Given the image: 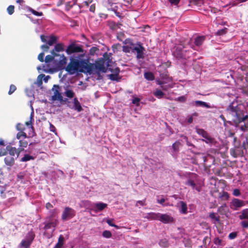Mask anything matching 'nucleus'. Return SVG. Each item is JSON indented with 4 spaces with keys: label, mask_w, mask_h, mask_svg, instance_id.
Returning a JSON list of instances; mask_svg holds the SVG:
<instances>
[{
    "label": "nucleus",
    "mask_w": 248,
    "mask_h": 248,
    "mask_svg": "<svg viewBox=\"0 0 248 248\" xmlns=\"http://www.w3.org/2000/svg\"><path fill=\"white\" fill-rule=\"evenodd\" d=\"M245 107L242 104H238L236 101H233L226 108V111L231 114L232 120L235 124L244 122V125H241L240 129L245 131L248 128V115H244Z\"/></svg>",
    "instance_id": "obj_1"
},
{
    "label": "nucleus",
    "mask_w": 248,
    "mask_h": 248,
    "mask_svg": "<svg viewBox=\"0 0 248 248\" xmlns=\"http://www.w3.org/2000/svg\"><path fill=\"white\" fill-rule=\"evenodd\" d=\"M93 65L88 60H81L71 58L70 62L65 70L70 75L76 73H87L91 74L93 72Z\"/></svg>",
    "instance_id": "obj_2"
},
{
    "label": "nucleus",
    "mask_w": 248,
    "mask_h": 248,
    "mask_svg": "<svg viewBox=\"0 0 248 248\" xmlns=\"http://www.w3.org/2000/svg\"><path fill=\"white\" fill-rule=\"evenodd\" d=\"M123 51L126 53H130L136 56L137 59H140V43H135L129 38L126 39L124 41Z\"/></svg>",
    "instance_id": "obj_3"
},
{
    "label": "nucleus",
    "mask_w": 248,
    "mask_h": 248,
    "mask_svg": "<svg viewBox=\"0 0 248 248\" xmlns=\"http://www.w3.org/2000/svg\"><path fill=\"white\" fill-rule=\"evenodd\" d=\"M185 47L181 44L175 46V50L173 52V56L178 60L186 59L187 57V53L189 51L183 50Z\"/></svg>",
    "instance_id": "obj_4"
},
{
    "label": "nucleus",
    "mask_w": 248,
    "mask_h": 248,
    "mask_svg": "<svg viewBox=\"0 0 248 248\" xmlns=\"http://www.w3.org/2000/svg\"><path fill=\"white\" fill-rule=\"evenodd\" d=\"M35 237V234L32 232L28 233V238L22 240L19 244V247L23 248H29Z\"/></svg>",
    "instance_id": "obj_5"
},
{
    "label": "nucleus",
    "mask_w": 248,
    "mask_h": 248,
    "mask_svg": "<svg viewBox=\"0 0 248 248\" xmlns=\"http://www.w3.org/2000/svg\"><path fill=\"white\" fill-rule=\"evenodd\" d=\"M75 211L73 209L66 207L62 214V219L65 221L67 219L72 218L75 216Z\"/></svg>",
    "instance_id": "obj_6"
},
{
    "label": "nucleus",
    "mask_w": 248,
    "mask_h": 248,
    "mask_svg": "<svg viewBox=\"0 0 248 248\" xmlns=\"http://www.w3.org/2000/svg\"><path fill=\"white\" fill-rule=\"evenodd\" d=\"M245 205V202L238 199L234 198L230 203V208L233 211L239 210Z\"/></svg>",
    "instance_id": "obj_7"
},
{
    "label": "nucleus",
    "mask_w": 248,
    "mask_h": 248,
    "mask_svg": "<svg viewBox=\"0 0 248 248\" xmlns=\"http://www.w3.org/2000/svg\"><path fill=\"white\" fill-rule=\"evenodd\" d=\"M83 49L82 46H77L74 43H72L69 45L67 49H66V52L67 54L70 55L74 53L83 52Z\"/></svg>",
    "instance_id": "obj_8"
},
{
    "label": "nucleus",
    "mask_w": 248,
    "mask_h": 248,
    "mask_svg": "<svg viewBox=\"0 0 248 248\" xmlns=\"http://www.w3.org/2000/svg\"><path fill=\"white\" fill-rule=\"evenodd\" d=\"M92 64L93 65V71L95 68L99 71H101L103 73H106L107 72V68L105 66L106 63L104 62L103 59L99 58L95 62L94 64Z\"/></svg>",
    "instance_id": "obj_9"
},
{
    "label": "nucleus",
    "mask_w": 248,
    "mask_h": 248,
    "mask_svg": "<svg viewBox=\"0 0 248 248\" xmlns=\"http://www.w3.org/2000/svg\"><path fill=\"white\" fill-rule=\"evenodd\" d=\"M44 223L45 224L44 230H47L51 228L54 229L58 224V221L56 219H53L52 217H49L46 218Z\"/></svg>",
    "instance_id": "obj_10"
},
{
    "label": "nucleus",
    "mask_w": 248,
    "mask_h": 248,
    "mask_svg": "<svg viewBox=\"0 0 248 248\" xmlns=\"http://www.w3.org/2000/svg\"><path fill=\"white\" fill-rule=\"evenodd\" d=\"M108 70L110 71L112 73L108 75V77L112 81H119V79L121 78H119V73H120V68L119 67H116L114 69L108 67H107Z\"/></svg>",
    "instance_id": "obj_11"
},
{
    "label": "nucleus",
    "mask_w": 248,
    "mask_h": 248,
    "mask_svg": "<svg viewBox=\"0 0 248 248\" xmlns=\"http://www.w3.org/2000/svg\"><path fill=\"white\" fill-rule=\"evenodd\" d=\"M61 87L58 85H54L53 86V91L54 92L53 95L52 96V100H58L60 101H63V97L61 93L60 92Z\"/></svg>",
    "instance_id": "obj_12"
},
{
    "label": "nucleus",
    "mask_w": 248,
    "mask_h": 248,
    "mask_svg": "<svg viewBox=\"0 0 248 248\" xmlns=\"http://www.w3.org/2000/svg\"><path fill=\"white\" fill-rule=\"evenodd\" d=\"M199 134L201 135L203 138L205 139V142L207 143H212L214 141V139L209 136L208 134L202 129H199L197 130Z\"/></svg>",
    "instance_id": "obj_13"
},
{
    "label": "nucleus",
    "mask_w": 248,
    "mask_h": 248,
    "mask_svg": "<svg viewBox=\"0 0 248 248\" xmlns=\"http://www.w3.org/2000/svg\"><path fill=\"white\" fill-rule=\"evenodd\" d=\"M64 50V45L62 43H58L55 45L54 48L51 51V54L54 56H59L56 52H62Z\"/></svg>",
    "instance_id": "obj_14"
},
{
    "label": "nucleus",
    "mask_w": 248,
    "mask_h": 248,
    "mask_svg": "<svg viewBox=\"0 0 248 248\" xmlns=\"http://www.w3.org/2000/svg\"><path fill=\"white\" fill-rule=\"evenodd\" d=\"M159 221L164 223H169L173 222L174 221L173 218L168 214H161L160 215Z\"/></svg>",
    "instance_id": "obj_15"
},
{
    "label": "nucleus",
    "mask_w": 248,
    "mask_h": 248,
    "mask_svg": "<svg viewBox=\"0 0 248 248\" xmlns=\"http://www.w3.org/2000/svg\"><path fill=\"white\" fill-rule=\"evenodd\" d=\"M217 212L221 215H225L226 217H228V213L229 209L226 203L223 204L217 209Z\"/></svg>",
    "instance_id": "obj_16"
},
{
    "label": "nucleus",
    "mask_w": 248,
    "mask_h": 248,
    "mask_svg": "<svg viewBox=\"0 0 248 248\" xmlns=\"http://www.w3.org/2000/svg\"><path fill=\"white\" fill-rule=\"evenodd\" d=\"M111 55V53L105 52L103 55V58H100L106 63L107 67L109 66V63L112 62Z\"/></svg>",
    "instance_id": "obj_17"
},
{
    "label": "nucleus",
    "mask_w": 248,
    "mask_h": 248,
    "mask_svg": "<svg viewBox=\"0 0 248 248\" xmlns=\"http://www.w3.org/2000/svg\"><path fill=\"white\" fill-rule=\"evenodd\" d=\"M30 121L26 122L25 124L29 127L30 130V132L29 133L30 137H33L35 136L36 134L34 131V129L32 125L31 120L33 119L32 116L31 115L30 117Z\"/></svg>",
    "instance_id": "obj_18"
},
{
    "label": "nucleus",
    "mask_w": 248,
    "mask_h": 248,
    "mask_svg": "<svg viewBox=\"0 0 248 248\" xmlns=\"http://www.w3.org/2000/svg\"><path fill=\"white\" fill-rule=\"evenodd\" d=\"M191 177L189 178L187 181L185 183L186 185L191 186L193 189H194L196 184L194 181L192 179L193 178H196L197 174L195 173H191Z\"/></svg>",
    "instance_id": "obj_19"
},
{
    "label": "nucleus",
    "mask_w": 248,
    "mask_h": 248,
    "mask_svg": "<svg viewBox=\"0 0 248 248\" xmlns=\"http://www.w3.org/2000/svg\"><path fill=\"white\" fill-rule=\"evenodd\" d=\"M73 103L74 104V107H73V109L77 110L78 112H80L82 110V107L77 97H75L74 98Z\"/></svg>",
    "instance_id": "obj_20"
},
{
    "label": "nucleus",
    "mask_w": 248,
    "mask_h": 248,
    "mask_svg": "<svg viewBox=\"0 0 248 248\" xmlns=\"http://www.w3.org/2000/svg\"><path fill=\"white\" fill-rule=\"evenodd\" d=\"M178 204H179L180 205V207L179 209L180 213L183 214H186L187 212V207L186 203L183 201H180Z\"/></svg>",
    "instance_id": "obj_21"
},
{
    "label": "nucleus",
    "mask_w": 248,
    "mask_h": 248,
    "mask_svg": "<svg viewBox=\"0 0 248 248\" xmlns=\"http://www.w3.org/2000/svg\"><path fill=\"white\" fill-rule=\"evenodd\" d=\"M46 43L49 46H53L57 41V37L54 35L47 36Z\"/></svg>",
    "instance_id": "obj_22"
},
{
    "label": "nucleus",
    "mask_w": 248,
    "mask_h": 248,
    "mask_svg": "<svg viewBox=\"0 0 248 248\" xmlns=\"http://www.w3.org/2000/svg\"><path fill=\"white\" fill-rule=\"evenodd\" d=\"M107 204L103 202H97L94 205L95 210L96 211H102L107 207Z\"/></svg>",
    "instance_id": "obj_23"
},
{
    "label": "nucleus",
    "mask_w": 248,
    "mask_h": 248,
    "mask_svg": "<svg viewBox=\"0 0 248 248\" xmlns=\"http://www.w3.org/2000/svg\"><path fill=\"white\" fill-rule=\"evenodd\" d=\"M60 56V60L58 62V66L60 68H63L67 63V58L63 54Z\"/></svg>",
    "instance_id": "obj_24"
},
{
    "label": "nucleus",
    "mask_w": 248,
    "mask_h": 248,
    "mask_svg": "<svg viewBox=\"0 0 248 248\" xmlns=\"http://www.w3.org/2000/svg\"><path fill=\"white\" fill-rule=\"evenodd\" d=\"M6 151L9 152L10 156L13 157L15 155H17V149L16 147L8 145L6 146Z\"/></svg>",
    "instance_id": "obj_25"
},
{
    "label": "nucleus",
    "mask_w": 248,
    "mask_h": 248,
    "mask_svg": "<svg viewBox=\"0 0 248 248\" xmlns=\"http://www.w3.org/2000/svg\"><path fill=\"white\" fill-rule=\"evenodd\" d=\"M160 215L159 213H150L147 214L146 217L150 219L159 220Z\"/></svg>",
    "instance_id": "obj_26"
},
{
    "label": "nucleus",
    "mask_w": 248,
    "mask_h": 248,
    "mask_svg": "<svg viewBox=\"0 0 248 248\" xmlns=\"http://www.w3.org/2000/svg\"><path fill=\"white\" fill-rule=\"evenodd\" d=\"M4 161L7 165L12 166L15 162V159L13 156H7L4 158Z\"/></svg>",
    "instance_id": "obj_27"
},
{
    "label": "nucleus",
    "mask_w": 248,
    "mask_h": 248,
    "mask_svg": "<svg viewBox=\"0 0 248 248\" xmlns=\"http://www.w3.org/2000/svg\"><path fill=\"white\" fill-rule=\"evenodd\" d=\"M64 241V238L63 236L62 235H60L58 239V241L54 248H62L63 245Z\"/></svg>",
    "instance_id": "obj_28"
},
{
    "label": "nucleus",
    "mask_w": 248,
    "mask_h": 248,
    "mask_svg": "<svg viewBox=\"0 0 248 248\" xmlns=\"http://www.w3.org/2000/svg\"><path fill=\"white\" fill-rule=\"evenodd\" d=\"M204 36H198L195 38V41H194V44L197 46H200L202 45L203 43L204 40Z\"/></svg>",
    "instance_id": "obj_29"
},
{
    "label": "nucleus",
    "mask_w": 248,
    "mask_h": 248,
    "mask_svg": "<svg viewBox=\"0 0 248 248\" xmlns=\"http://www.w3.org/2000/svg\"><path fill=\"white\" fill-rule=\"evenodd\" d=\"M64 95L68 98H72L74 97L75 93L73 90L69 89L67 88L65 89Z\"/></svg>",
    "instance_id": "obj_30"
},
{
    "label": "nucleus",
    "mask_w": 248,
    "mask_h": 248,
    "mask_svg": "<svg viewBox=\"0 0 248 248\" xmlns=\"http://www.w3.org/2000/svg\"><path fill=\"white\" fill-rule=\"evenodd\" d=\"M203 4L202 0H189V5L201 6Z\"/></svg>",
    "instance_id": "obj_31"
},
{
    "label": "nucleus",
    "mask_w": 248,
    "mask_h": 248,
    "mask_svg": "<svg viewBox=\"0 0 248 248\" xmlns=\"http://www.w3.org/2000/svg\"><path fill=\"white\" fill-rule=\"evenodd\" d=\"M218 197L222 200L227 201L229 198V194L227 192L223 191L222 193H219Z\"/></svg>",
    "instance_id": "obj_32"
},
{
    "label": "nucleus",
    "mask_w": 248,
    "mask_h": 248,
    "mask_svg": "<svg viewBox=\"0 0 248 248\" xmlns=\"http://www.w3.org/2000/svg\"><path fill=\"white\" fill-rule=\"evenodd\" d=\"M239 217L240 219H248V209L243 210Z\"/></svg>",
    "instance_id": "obj_33"
},
{
    "label": "nucleus",
    "mask_w": 248,
    "mask_h": 248,
    "mask_svg": "<svg viewBox=\"0 0 248 248\" xmlns=\"http://www.w3.org/2000/svg\"><path fill=\"white\" fill-rule=\"evenodd\" d=\"M195 104L196 106H200L202 107H205L206 108H210V106L205 102L197 100L195 102Z\"/></svg>",
    "instance_id": "obj_34"
},
{
    "label": "nucleus",
    "mask_w": 248,
    "mask_h": 248,
    "mask_svg": "<svg viewBox=\"0 0 248 248\" xmlns=\"http://www.w3.org/2000/svg\"><path fill=\"white\" fill-rule=\"evenodd\" d=\"M144 76V78L148 80L152 81L155 78L154 74L151 72H145Z\"/></svg>",
    "instance_id": "obj_35"
},
{
    "label": "nucleus",
    "mask_w": 248,
    "mask_h": 248,
    "mask_svg": "<svg viewBox=\"0 0 248 248\" xmlns=\"http://www.w3.org/2000/svg\"><path fill=\"white\" fill-rule=\"evenodd\" d=\"M16 137L18 140H20L22 137H23L24 138H27L30 137L29 136H28L27 134L25 133L24 131H21L17 133Z\"/></svg>",
    "instance_id": "obj_36"
},
{
    "label": "nucleus",
    "mask_w": 248,
    "mask_h": 248,
    "mask_svg": "<svg viewBox=\"0 0 248 248\" xmlns=\"http://www.w3.org/2000/svg\"><path fill=\"white\" fill-rule=\"evenodd\" d=\"M154 94L157 98L160 99L163 97L164 95V93L160 90H156V91L154 93Z\"/></svg>",
    "instance_id": "obj_37"
},
{
    "label": "nucleus",
    "mask_w": 248,
    "mask_h": 248,
    "mask_svg": "<svg viewBox=\"0 0 248 248\" xmlns=\"http://www.w3.org/2000/svg\"><path fill=\"white\" fill-rule=\"evenodd\" d=\"M34 157L31 156V155H30L28 154H26L24 155V156L21 158V161H22V162H26V161H29L30 160H33L34 159Z\"/></svg>",
    "instance_id": "obj_38"
},
{
    "label": "nucleus",
    "mask_w": 248,
    "mask_h": 248,
    "mask_svg": "<svg viewBox=\"0 0 248 248\" xmlns=\"http://www.w3.org/2000/svg\"><path fill=\"white\" fill-rule=\"evenodd\" d=\"M93 2V0H86L84 1V3L82 5H79V7L80 8H84L85 7H88L89 6L90 4H91Z\"/></svg>",
    "instance_id": "obj_39"
},
{
    "label": "nucleus",
    "mask_w": 248,
    "mask_h": 248,
    "mask_svg": "<svg viewBox=\"0 0 248 248\" xmlns=\"http://www.w3.org/2000/svg\"><path fill=\"white\" fill-rule=\"evenodd\" d=\"M209 217L212 219L214 220L216 222L218 223L220 221V217L219 216H216V214L214 212L211 213L209 214Z\"/></svg>",
    "instance_id": "obj_40"
},
{
    "label": "nucleus",
    "mask_w": 248,
    "mask_h": 248,
    "mask_svg": "<svg viewBox=\"0 0 248 248\" xmlns=\"http://www.w3.org/2000/svg\"><path fill=\"white\" fill-rule=\"evenodd\" d=\"M28 10L29 11L31 12L32 14H33L34 15L36 16H42L43 15L42 12H38L34 10V9H32L31 7H29L28 8Z\"/></svg>",
    "instance_id": "obj_41"
},
{
    "label": "nucleus",
    "mask_w": 248,
    "mask_h": 248,
    "mask_svg": "<svg viewBox=\"0 0 248 248\" xmlns=\"http://www.w3.org/2000/svg\"><path fill=\"white\" fill-rule=\"evenodd\" d=\"M56 56L52 55H48L46 56L45 61L46 63L52 62Z\"/></svg>",
    "instance_id": "obj_42"
},
{
    "label": "nucleus",
    "mask_w": 248,
    "mask_h": 248,
    "mask_svg": "<svg viewBox=\"0 0 248 248\" xmlns=\"http://www.w3.org/2000/svg\"><path fill=\"white\" fill-rule=\"evenodd\" d=\"M125 38L124 34L123 32H120L117 33V38L120 41H122L124 42V40Z\"/></svg>",
    "instance_id": "obj_43"
},
{
    "label": "nucleus",
    "mask_w": 248,
    "mask_h": 248,
    "mask_svg": "<svg viewBox=\"0 0 248 248\" xmlns=\"http://www.w3.org/2000/svg\"><path fill=\"white\" fill-rule=\"evenodd\" d=\"M113 219H107L106 220V222L108 223V224L111 227H114L116 229H119L118 226L115 225L113 223Z\"/></svg>",
    "instance_id": "obj_44"
},
{
    "label": "nucleus",
    "mask_w": 248,
    "mask_h": 248,
    "mask_svg": "<svg viewBox=\"0 0 248 248\" xmlns=\"http://www.w3.org/2000/svg\"><path fill=\"white\" fill-rule=\"evenodd\" d=\"M228 29L226 28H224V29L221 30H219L216 32V34L217 35H222L225 34L227 33Z\"/></svg>",
    "instance_id": "obj_45"
},
{
    "label": "nucleus",
    "mask_w": 248,
    "mask_h": 248,
    "mask_svg": "<svg viewBox=\"0 0 248 248\" xmlns=\"http://www.w3.org/2000/svg\"><path fill=\"white\" fill-rule=\"evenodd\" d=\"M102 235L105 238H109L111 237L112 234L110 231L106 230L103 232Z\"/></svg>",
    "instance_id": "obj_46"
},
{
    "label": "nucleus",
    "mask_w": 248,
    "mask_h": 248,
    "mask_svg": "<svg viewBox=\"0 0 248 248\" xmlns=\"http://www.w3.org/2000/svg\"><path fill=\"white\" fill-rule=\"evenodd\" d=\"M28 142L26 140H21L19 141V146L20 147H26L28 145Z\"/></svg>",
    "instance_id": "obj_47"
},
{
    "label": "nucleus",
    "mask_w": 248,
    "mask_h": 248,
    "mask_svg": "<svg viewBox=\"0 0 248 248\" xmlns=\"http://www.w3.org/2000/svg\"><path fill=\"white\" fill-rule=\"evenodd\" d=\"M109 26L110 28L113 30H116L118 28H119V25L118 24H116L114 22H111L109 23Z\"/></svg>",
    "instance_id": "obj_48"
},
{
    "label": "nucleus",
    "mask_w": 248,
    "mask_h": 248,
    "mask_svg": "<svg viewBox=\"0 0 248 248\" xmlns=\"http://www.w3.org/2000/svg\"><path fill=\"white\" fill-rule=\"evenodd\" d=\"M14 9H15V7L14 5H10L7 8V12L10 15H12L14 12Z\"/></svg>",
    "instance_id": "obj_49"
},
{
    "label": "nucleus",
    "mask_w": 248,
    "mask_h": 248,
    "mask_svg": "<svg viewBox=\"0 0 248 248\" xmlns=\"http://www.w3.org/2000/svg\"><path fill=\"white\" fill-rule=\"evenodd\" d=\"M180 143L178 141H175L172 145V147L174 151H178Z\"/></svg>",
    "instance_id": "obj_50"
},
{
    "label": "nucleus",
    "mask_w": 248,
    "mask_h": 248,
    "mask_svg": "<svg viewBox=\"0 0 248 248\" xmlns=\"http://www.w3.org/2000/svg\"><path fill=\"white\" fill-rule=\"evenodd\" d=\"M16 90V86L14 84H11L10 86V89L8 92L9 95L12 94Z\"/></svg>",
    "instance_id": "obj_51"
},
{
    "label": "nucleus",
    "mask_w": 248,
    "mask_h": 248,
    "mask_svg": "<svg viewBox=\"0 0 248 248\" xmlns=\"http://www.w3.org/2000/svg\"><path fill=\"white\" fill-rule=\"evenodd\" d=\"M237 235V232H232L229 234L228 238L230 239H233L236 237Z\"/></svg>",
    "instance_id": "obj_52"
},
{
    "label": "nucleus",
    "mask_w": 248,
    "mask_h": 248,
    "mask_svg": "<svg viewBox=\"0 0 248 248\" xmlns=\"http://www.w3.org/2000/svg\"><path fill=\"white\" fill-rule=\"evenodd\" d=\"M98 50V48H97L96 47L93 46L91 47L90 49L89 53L91 55H93L95 52Z\"/></svg>",
    "instance_id": "obj_53"
},
{
    "label": "nucleus",
    "mask_w": 248,
    "mask_h": 248,
    "mask_svg": "<svg viewBox=\"0 0 248 248\" xmlns=\"http://www.w3.org/2000/svg\"><path fill=\"white\" fill-rule=\"evenodd\" d=\"M16 128L17 130L21 131L25 130V127L23 125L20 123H18L16 125Z\"/></svg>",
    "instance_id": "obj_54"
},
{
    "label": "nucleus",
    "mask_w": 248,
    "mask_h": 248,
    "mask_svg": "<svg viewBox=\"0 0 248 248\" xmlns=\"http://www.w3.org/2000/svg\"><path fill=\"white\" fill-rule=\"evenodd\" d=\"M44 53L41 52L38 56V59L41 62H43L44 60Z\"/></svg>",
    "instance_id": "obj_55"
},
{
    "label": "nucleus",
    "mask_w": 248,
    "mask_h": 248,
    "mask_svg": "<svg viewBox=\"0 0 248 248\" xmlns=\"http://www.w3.org/2000/svg\"><path fill=\"white\" fill-rule=\"evenodd\" d=\"M96 8V5L95 3H92L91 5L90 6L89 11L94 13L95 10Z\"/></svg>",
    "instance_id": "obj_56"
},
{
    "label": "nucleus",
    "mask_w": 248,
    "mask_h": 248,
    "mask_svg": "<svg viewBox=\"0 0 248 248\" xmlns=\"http://www.w3.org/2000/svg\"><path fill=\"white\" fill-rule=\"evenodd\" d=\"M159 244L161 246L167 247L168 245V242L165 240H162L160 241Z\"/></svg>",
    "instance_id": "obj_57"
},
{
    "label": "nucleus",
    "mask_w": 248,
    "mask_h": 248,
    "mask_svg": "<svg viewBox=\"0 0 248 248\" xmlns=\"http://www.w3.org/2000/svg\"><path fill=\"white\" fill-rule=\"evenodd\" d=\"M71 2H66V5H65V10L66 11H69L70 10V9L72 7V6L73 5H74L73 4V3L72 4H71Z\"/></svg>",
    "instance_id": "obj_58"
},
{
    "label": "nucleus",
    "mask_w": 248,
    "mask_h": 248,
    "mask_svg": "<svg viewBox=\"0 0 248 248\" xmlns=\"http://www.w3.org/2000/svg\"><path fill=\"white\" fill-rule=\"evenodd\" d=\"M47 44L43 45L41 46V49H42L44 51L47 52L48 51L49 47Z\"/></svg>",
    "instance_id": "obj_59"
},
{
    "label": "nucleus",
    "mask_w": 248,
    "mask_h": 248,
    "mask_svg": "<svg viewBox=\"0 0 248 248\" xmlns=\"http://www.w3.org/2000/svg\"><path fill=\"white\" fill-rule=\"evenodd\" d=\"M241 225L243 228H248V220L242 221L241 222Z\"/></svg>",
    "instance_id": "obj_60"
},
{
    "label": "nucleus",
    "mask_w": 248,
    "mask_h": 248,
    "mask_svg": "<svg viewBox=\"0 0 248 248\" xmlns=\"http://www.w3.org/2000/svg\"><path fill=\"white\" fill-rule=\"evenodd\" d=\"M210 242V238L208 237H205L203 239V243L204 245H206L207 243L209 244Z\"/></svg>",
    "instance_id": "obj_61"
},
{
    "label": "nucleus",
    "mask_w": 248,
    "mask_h": 248,
    "mask_svg": "<svg viewBox=\"0 0 248 248\" xmlns=\"http://www.w3.org/2000/svg\"><path fill=\"white\" fill-rule=\"evenodd\" d=\"M232 194L235 196H239L241 193L238 189H235L233 190Z\"/></svg>",
    "instance_id": "obj_62"
},
{
    "label": "nucleus",
    "mask_w": 248,
    "mask_h": 248,
    "mask_svg": "<svg viewBox=\"0 0 248 248\" xmlns=\"http://www.w3.org/2000/svg\"><path fill=\"white\" fill-rule=\"evenodd\" d=\"M144 48L140 44V59H143L144 57L143 51H145Z\"/></svg>",
    "instance_id": "obj_63"
},
{
    "label": "nucleus",
    "mask_w": 248,
    "mask_h": 248,
    "mask_svg": "<svg viewBox=\"0 0 248 248\" xmlns=\"http://www.w3.org/2000/svg\"><path fill=\"white\" fill-rule=\"evenodd\" d=\"M40 38H41L42 42H43L44 43H46V41L47 40V36H45L44 35H41L40 36Z\"/></svg>",
    "instance_id": "obj_64"
}]
</instances>
